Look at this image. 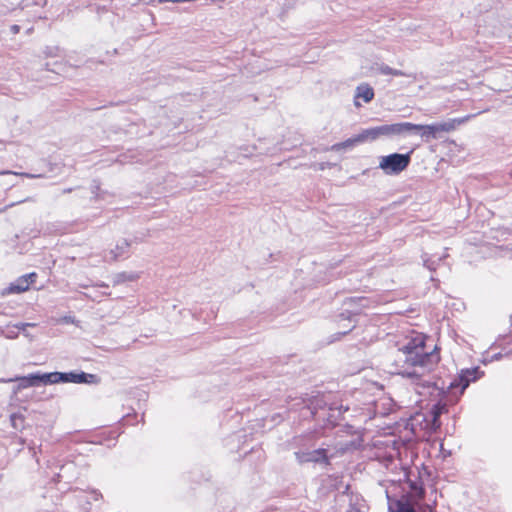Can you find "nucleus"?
Returning <instances> with one entry per match:
<instances>
[{
  "instance_id": "412c9836",
  "label": "nucleus",
  "mask_w": 512,
  "mask_h": 512,
  "mask_svg": "<svg viewBox=\"0 0 512 512\" xmlns=\"http://www.w3.org/2000/svg\"><path fill=\"white\" fill-rule=\"evenodd\" d=\"M10 420L13 428L20 429L23 427L24 417L21 414H12Z\"/></svg>"
},
{
  "instance_id": "aec40b11",
  "label": "nucleus",
  "mask_w": 512,
  "mask_h": 512,
  "mask_svg": "<svg viewBox=\"0 0 512 512\" xmlns=\"http://www.w3.org/2000/svg\"><path fill=\"white\" fill-rule=\"evenodd\" d=\"M359 137H360L362 143L365 141H368V140H376L379 138L378 134H377L376 127H372V128L363 130L361 133H359Z\"/></svg>"
},
{
  "instance_id": "393cba45",
  "label": "nucleus",
  "mask_w": 512,
  "mask_h": 512,
  "mask_svg": "<svg viewBox=\"0 0 512 512\" xmlns=\"http://www.w3.org/2000/svg\"><path fill=\"white\" fill-rule=\"evenodd\" d=\"M29 282L30 284L33 283L35 281V279L37 278V274L36 273H30V274H26V275H23Z\"/></svg>"
},
{
  "instance_id": "c9c22d12",
  "label": "nucleus",
  "mask_w": 512,
  "mask_h": 512,
  "mask_svg": "<svg viewBox=\"0 0 512 512\" xmlns=\"http://www.w3.org/2000/svg\"><path fill=\"white\" fill-rule=\"evenodd\" d=\"M355 105L360 106V103L357 100H355Z\"/></svg>"
},
{
  "instance_id": "f03ea898",
  "label": "nucleus",
  "mask_w": 512,
  "mask_h": 512,
  "mask_svg": "<svg viewBox=\"0 0 512 512\" xmlns=\"http://www.w3.org/2000/svg\"><path fill=\"white\" fill-rule=\"evenodd\" d=\"M48 384L56 383H77V384H98L100 378L96 374L80 372H51L45 373Z\"/></svg>"
},
{
  "instance_id": "7c9ffc66",
  "label": "nucleus",
  "mask_w": 512,
  "mask_h": 512,
  "mask_svg": "<svg viewBox=\"0 0 512 512\" xmlns=\"http://www.w3.org/2000/svg\"><path fill=\"white\" fill-rule=\"evenodd\" d=\"M21 175L25 176L27 178H31V179L40 177V175H35V174H30V173H22Z\"/></svg>"
},
{
  "instance_id": "2eb2a0df",
  "label": "nucleus",
  "mask_w": 512,
  "mask_h": 512,
  "mask_svg": "<svg viewBox=\"0 0 512 512\" xmlns=\"http://www.w3.org/2000/svg\"><path fill=\"white\" fill-rule=\"evenodd\" d=\"M30 282L24 277H20L16 283L11 284L9 287L10 293H20L29 289Z\"/></svg>"
},
{
  "instance_id": "2f4dec72",
  "label": "nucleus",
  "mask_w": 512,
  "mask_h": 512,
  "mask_svg": "<svg viewBox=\"0 0 512 512\" xmlns=\"http://www.w3.org/2000/svg\"><path fill=\"white\" fill-rule=\"evenodd\" d=\"M92 494L94 495V500H98L99 498L102 497V494L98 491H92Z\"/></svg>"
},
{
  "instance_id": "9d476101",
  "label": "nucleus",
  "mask_w": 512,
  "mask_h": 512,
  "mask_svg": "<svg viewBox=\"0 0 512 512\" xmlns=\"http://www.w3.org/2000/svg\"><path fill=\"white\" fill-rule=\"evenodd\" d=\"M376 130H377L378 137L404 135L405 134L404 122L376 126Z\"/></svg>"
},
{
  "instance_id": "f8f14e48",
  "label": "nucleus",
  "mask_w": 512,
  "mask_h": 512,
  "mask_svg": "<svg viewBox=\"0 0 512 512\" xmlns=\"http://www.w3.org/2000/svg\"><path fill=\"white\" fill-rule=\"evenodd\" d=\"M300 404H303L308 410H310L312 416L316 414L318 409H322L324 406L322 398L318 396L301 398L300 402L297 403L296 405Z\"/></svg>"
},
{
  "instance_id": "dca6fc26",
  "label": "nucleus",
  "mask_w": 512,
  "mask_h": 512,
  "mask_svg": "<svg viewBox=\"0 0 512 512\" xmlns=\"http://www.w3.org/2000/svg\"><path fill=\"white\" fill-rule=\"evenodd\" d=\"M445 410H446L445 405H442L440 403L433 405V407L431 409L433 426H435V427L440 426L439 418Z\"/></svg>"
},
{
  "instance_id": "e433bc0d",
  "label": "nucleus",
  "mask_w": 512,
  "mask_h": 512,
  "mask_svg": "<svg viewBox=\"0 0 512 512\" xmlns=\"http://www.w3.org/2000/svg\"><path fill=\"white\" fill-rule=\"evenodd\" d=\"M355 512H360V511L357 509V510H355Z\"/></svg>"
},
{
  "instance_id": "0eeeda50",
  "label": "nucleus",
  "mask_w": 512,
  "mask_h": 512,
  "mask_svg": "<svg viewBox=\"0 0 512 512\" xmlns=\"http://www.w3.org/2000/svg\"><path fill=\"white\" fill-rule=\"evenodd\" d=\"M130 242L126 239L118 241L115 249L110 250L106 255V261H117L121 257H127L129 254Z\"/></svg>"
},
{
  "instance_id": "473e14b6",
  "label": "nucleus",
  "mask_w": 512,
  "mask_h": 512,
  "mask_svg": "<svg viewBox=\"0 0 512 512\" xmlns=\"http://www.w3.org/2000/svg\"><path fill=\"white\" fill-rule=\"evenodd\" d=\"M417 495H418L419 497H423V495H424V491H423V489H422L421 487H420V488H417Z\"/></svg>"
},
{
  "instance_id": "4be33fe9",
  "label": "nucleus",
  "mask_w": 512,
  "mask_h": 512,
  "mask_svg": "<svg viewBox=\"0 0 512 512\" xmlns=\"http://www.w3.org/2000/svg\"><path fill=\"white\" fill-rule=\"evenodd\" d=\"M397 512H417L408 501L397 502Z\"/></svg>"
},
{
  "instance_id": "cd10ccee",
  "label": "nucleus",
  "mask_w": 512,
  "mask_h": 512,
  "mask_svg": "<svg viewBox=\"0 0 512 512\" xmlns=\"http://www.w3.org/2000/svg\"><path fill=\"white\" fill-rule=\"evenodd\" d=\"M10 31H11V33H12V34H17V33H19V31H20V26H19V25L14 24V25H12V26L10 27Z\"/></svg>"
},
{
  "instance_id": "20e7f679",
  "label": "nucleus",
  "mask_w": 512,
  "mask_h": 512,
  "mask_svg": "<svg viewBox=\"0 0 512 512\" xmlns=\"http://www.w3.org/2000/svg\"><path fill=\"white\" fill-rule=\"evenodd\" d=\"M294 455L299 464L311 462L328 465L330 463L329 457L327 455V450L323 448H319L308 452L297 451L294 453Z\"/></svg>"
},
{
  "instance_id": "f704fd0d",
  "label": "nucleus",
  "mask_w": 512,
  "mask_h": 512,
  "mask_svg": "<svg viewBox=\"0 0 512 512\" xmlns=\"http://www.w3.org/2000/svg\"><path fill=\"white\" fill-rule=\"evenodd\" d=\"M495 358H496V359H500V358H501V354H497V355H495Z\"/></svg>"
},
{
  "instance_id": "c85d7f7f",
  "label": "nucleus",
  "mask_w": 512,
  "mask_h": 512,
  "mask_svg": "<svg viewBox=\"0 0 512 512\" xmlns=\"http://www.w3.org/2000/svg\"><path fill=\"white\" fill-rule=\"evenodd\" d=\"M159 3L164 2H173V3H181V2H187L186 0H158Z\"/></svg>"
},
{
  "instance_id": "a878e982",
  "label": "nucleus",
  "mask_w": 512,
  "mask_h": 512,
  "mask_svg": "<svg viewBox=\"0 0 512 512\" xmlns=\"http://www.w3.org/2000/svg\"><path fill=\"white\" fill-rule=\"evenodd\" d=\"M17 336H18V332H15V331H13V330H12V331H7V332L5 333V337H6V338H9V339H14V338H16Z\"/></svg>"
},
{
  "instance_id": "b1692460",
  "label": "nucleus",
  "mask_w": 512,
  "mask_h": 512,
  "mask_svg": "<svg viewBox=\"0 0 512 512\" xmlns=\"http://www.w3.org/2000/svg\"><path fill=\"white\" fill-rule=\"evenodd\" d=\"M31 326H35V324H33V323H17L15 325H13L14 328H16L17 330H22V331H24L27 327H31Z\"/></svg>"
},
{
  "instance_id": "72a5a7b5",
  "label": "nucleus",
  "mask_w": 512,
  "mask_h": 512,
  "mask_svg": "<svg viewBox=\"0 0 512 512\" xmlns=\"http://www.w3.org/2000/svg\"><path fill=\"white\" fill-rule=\"evenodd\" d=\"M73 190H74L73 188H66V189H63L62 193H63V194L70 193V192H72Z\"/></svg>"
},
{
  "instance_id": "4468645a",
  "label": "nucleus",
  "mask_w": 512,
  "mask_h": 512,
  "mask_svg": "<svg viewBox=\"0 0 512 512\" xmlns=\"http://www.w3.org/2000/svg\"><path fill=\"white\" fill-rule=\"evenodd\" d=\"M359 143H362L360 137H359V134L352 137V138H349L343 142H340V143H336L334 144L332 147H331V150L332 151H341V150H345V149H349V148H352L354 147L355 145L359 144Z\"/></svg>"
},
{
  "instance_id": "ddd939ff",
  "label": "nucleus",
  "mask_w": 512,
  "mask_h": 512,
  "mask_svg": "<svg viewBox=\"0 0 512 512\" xmlns=\"http://www.w3.org/2000/svg\"><path fill=\"white\" fill-rule=\"evenodd\" d=\"M373 97L374 90L368 84H361L356 88L355 99L361 98L365 103H368Z\"/></svg>"
},
{
  "instance_id": "bb28decb",
  "label": "nucleus",
  "mask_w": 512,
  "mask_h": 512,
  "mask_svg": "<svg viewBox=\"0 0 512 512\" xmlns=\"http://www.w3.org/2000/svg\"><path fill=\"white\" fill-rule=\"evenodd\" d=\"M355 328V324L353 325H350L347 329L341 331L338 333L339 336H343V335H346L348 334L349 332H351L353 329Z\"/></svg>"
},
{
  "instance_id": "c756f323",
  "label": "nucleus",
  "mask_w": 512,
  "mask_h": 512,
  "mask_svg": "<svg viewBox=\"0 0 512 512\" xmlns=\"http://www.w3.org/2000/svg\"><path fill=\"white\" fill-rule=\"evenodd\" d=\"M62 320H63V322H65V323H74V318H73V317H71V316H65V317H63V319H62Z\"/></svg>"
},
{
  "instance_id": "f3484780",
  "label": "nucleus",
  "mask_w": 512,
  "mask_h": 512,
  "mask_svg": "<svg viewBox=\"0 0 512 512\" xmlns=\"http://www.w3.org/2000/svg\"><path fill=\"white\" fill-rule=\"evenodd\" d=\"M379 72L383 75H393V76H406L411 77V74H407L406 72L398 69H393L386 64H382L379 66Z\"/></svg>"
},
{
  "instance_id": "423d86ee",
  "label": "nucleus",
  "mask_w": 512,
  "mask_h": 512,
  "mask_svg": "<svg viewBox=\"0 0 512 512\" xmlns=\"http://www.w3.org/2000/svg\"><path fill=\"white\" fill-rule=\"evenodd\" d=\"M44 376H45V373H32L27 376L17 377L15 379H9L8 381H18L19 382V384L15 390V393H17L18 390L24 389L27 387L38 386L40 384L47 385L48 381L46 380V378Z\"/></svg>"
},
{
  "instance_id": "7ed1b4c3",
  "label": "nucleus",
  "mask_w": 512,
  "mask_h": 512,
  "mask_svg": "<svg viewBox=\"0 0 512 512\" xmlns=\"http://www.w3.org/2000/svg\"><path fill=\"white\" fill-rule=\"evenodd\" d=\"M412 153L413 151L411 150L405 154L392 153L387 156H382L380 158L379 168L387 175H398L409 166Z\"/></svg>"
},
{
  "instance_id": "f257e3e1",
  "label": "nucleus",
  "mask_w": 512,
  "mask_h": 512,
  "mask_svg": "<svg viewBox=\"0 0 512 512\" xmlns=\"http://www.w3.org/2000/svg\"><path fill=\"white\" fill-rule=\"evenodd\" d=\"M436 350L437 347L433 351H426L425 341L422 337H415L409 340L395 352L393 364L397 369V373L412 379L416 385H429L430 382L424 380L423 377L440 360Z\"/></svg>"
},
{
  "instance_id": "4c0bfd02",
  "label": "nucleus",
  "mask_w": 512,
  "mask_h": 512,
  "mask_svg": "<svg viewBox=\"0 0 512 512\" xmlns=\"http://www.w3.org/2000/svg\"><path fill=\"white\" fill-rule=\"evenodd\" d=\"M510 98H512V96H510Z\"/></svg>"
},
{
  "instance_id": "6ab92c4d",
  "label": "nucleus",
  "mask_w": 512,
  "mask_h": 512,
  "mask_svg": "<svg viewBox=\"0 0 512 512\" xmlns=\"http://www.w3.org/2000/svg\"><path fill=\"white\" fill-rule=\"evenodd\" d=\"M136 279H137V275L134 273L121 272L114 276L113 283L116 285V284H121V283H124L127 281H134Z\"/></svg>"
},
{
  "instance_id": "a211bd4d",
  "label": "nucleus",
  "mask_w": 512,
  "mask_h": 512,
  "mask_svg": "<svg viewBox=\"0 0 512 512\" xmlns=\"http://www.w3.org/2000/svg\"><path fill=\"white\" fill-rule=\"evenodd\" d=\"M446 255L444 256H439L437 257L436 259L432 258V257H428L427 254H424L422 256V259H423V263H424V266L427 267L430 271H435L437 266L439 265V263L443 260V258H445Z\"/></svg>"
},
{
  "instance_id": "5701e85b",
  "label": "nucleus",
  "mask_w": 512,
  "mask_h": 512,
  "mask_svg": "<svg viewBox=\"0 0 512 512\" xmlns=\"http://www.w3.org/2000/svg\"><path fill=\"white\" fill-rule=\"evenodd\" d=\"M100 190V183L97 180H94L91 185V192L95 195V197H98V191Z\"/></svg>"
},
{
  "instance_id": "6e6552de",
  "label": "nucleus",
  "mask_w": 512,
  "mask_h": 512,
  "mask_svg": "<svg viewBox=\"0 0 512 512\" xmlns=\"http://www.w3.org/2000/svg\"><path fill=\"white\" fill-rule=\"evenodd\" d=\"M367 302H368V300L366 298H364V297L347 298L344 301L345 305H348L349 307H352L355 304V305L359 306V308H354V309H352L350 311L343 312V313L340 314L339 317L341 318V320L351 321V316L359 314L360 308L366 307L367 306Z\"/></svg>"
},
{
  "instance_id": "1a4fd4ad",
  "label": "nucleus",
  "mask_w": 512,
  "mask_h": 512,
  "mask_svg": "<svg viewBox=\"0 0 512 512\" xmlns=\"http://www.w3.org/2000/svg\"><path fill=\"white\" fill-rule=\"evenodd\" d=\"M483 372L480 371L479 367L471 369H464L459 374V385H461L462 391H464L472 381H476L481 377Z\"/></svg>"
},
{
  "instance_id": "39448f33",
  "label": "nucleus",
  "mask_w": 512,
  "mask_h": 512,
  "mask_svg": "<svg viewBox=\"0 0 512 512\" xmlns=\"http://www.w3.org/2000/svg\"><path fill=\"white\" fill-rule=\"evenodd\" d=\"M474 116L475 115H467L463 118H456L445 122L429 124V130L431 132L432 139H436L442 132L448 133L455 130L457 125L465 123L467 120L471 119Z\"/></svg>"
},
{
  "instance_id": "9b49d317",
  "label": "nucleus",
  "mask_w": 512,
  "mask_h": 512,
  "mask_svg": "<svg viewBox=\"0 0 512 512\" xmlns=\"http://www.w3.org/2000/svg\"><path fill=\"white\" fill-rule=\"evenodd\" d=\"M430 126L422 125V124H413L410 122H404V130L405 134H419L422 138L429 140L432 139L431 132L429 130Z\"/></svg>"
}]
</instances>
